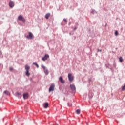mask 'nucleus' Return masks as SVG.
Wrapping results in <instances>:
<instances>
[{
    "instance_id": "4",
    "label": "nucleus",
    "mask_w": 125,
    "mask_h": 125,
    "mask_svg": "<svg viewBox=\"0 0 125 125\" xmlns=\"http://www.w3.org/2000/svg\"><path fill=\"white\" fill-rule=\"evenodd\" d=\"M70 88L73 91V93H76V86L74 84H70Z\"/></svg>"
},
{
    "instance_id": "35",
    "label": "nucleus",
    "mask_w": 125,
    "mask_h": 125,
    "mask_svg": "<svg viewBox=\"0 0 125 125\" xmlns=\"http://www.w3.org/2000/svg\"><path fill=\"white\" fill-rule=\"evenodd\" d=\"M68 25H69V26H70V25H71V22H69V23H68Z\"/></svg>"
},
{
    "instance_id": "27",
    "label": "nucleus",
    "mask_w": 125,
    "mask_h": 125,
    "mask_svg": "<svg viewBox=\"0 0 125 125\" xmlns=\"http://www.w3.org/2000/svg\"><path fill=\"white\" fill-rule=\"evenodd\" d=\"M109 69L111 70V71L112 72H114V69H113V67L111 66H110V67H109Z\"/></svg>"
},
{
    "instance_id": "9",
    "label": "nucleus",
    "mask_w": 125,
    "mask_h": 125,
    "mask_svg": "<svg viewBox=\"0 0 125 125\" xmlns=\"http://www.w3.org/2000/svg\"><path fill=\"white\" fill-rule=\"evenodd\" d=\"M15 95L16 97H18V98H21V97H22V94L19 92H16Z\"/></svg>"
},
{
    "instance_id": "23",
    "label": "nucleus",
    "mask_w": 125,
    "mask_h": 125,
    "mask_svg": "<svg viewBox=\"0 0 125 125\" xmlns=\"http://www.w3.org/2000/svg\"><path fill=\"white\" fill-rule=\"evenodd\" d=\"M67 105L68 106V107H71L72 106L71 103H69V102L67 103Z\"/></svg>"
},
{
    "instance_id": "34",
    "label": "nucleus",
    "mask_w": 125,
    "mask_h": 125,
    "mask_svg": "<svg viewBox=\"0 0 125 125\" xmlns=\"http://www.w3.org/2000/svg\"><path fill=\"white\" fill-rule=\"evenodd\" d=\"M69 35H70V36H71V35H74V33H73V34H72V33L70 32V33H69Z\"/></svg>"
},
{
    "instance_id": "14",
    "label": "nucleus",
    "mask_w": 125,
    "mask_h": 125,
    "mask_svg": "<svg viewBox=\"0 0 125 125\" xmlns=\"http://www.w3.org/2000/svg\"><path fill=\"white\" fill-rule=\"evenodd\" d=\"M48 103H45L43 104V106L45 109H47L48 108Z\"/></svg>"
},
{
    "instance_id": "26",
    "label": "nucleus",
    "mask_w": 125,
    "mask_h": 125,
    "mask_svg": "<svg viewBox=\"0 0 125 125\" xmlns=\"http://www.w3.org/2000/svg\"><path fill=\"white\" fill-rule=\"evenodd\" d=\"M91 82H92V78H90L88 79V82L89 83H90Z\"/></svg>"
},
{
    "instance_id": "24",
    "label": "nucleus",
    "mask_w": 125,
    "mask_h": 125,
    "mask_svg": "<svg viewBox=\"0 0 125 125\" xmlns=\"http://www.w3.org/2000/svg\"><path fill=\"white\" fill-rule=\"evenodd\" d=\"M121 90L122 91H124V90H125V84L123 86H122Z\"/></svg>"
},
{
    "instance_id": "5",
    "label": "nucleus",
    "mask_w": 125,
    "mask_h": 125,
    "mask_svg": "<svg viewBox=\"0 0 125 125\" xmlns=\"http://www.w3.org/2000/svg\"><path fill=\"white\" fill-rule=\"evenodd\" d=\"M18 20H21L22 22L23 23H26V20L24 17H23V16L20 15L18 16Z\"/></svg>"
},
{
    "instance_id": "20",
    "label": "nucleus",
    "mask_w": 125,
    "mask_h": 125,
    "mask_svg": "<svg viewBox=\"0 0 125 125\" xmlns=\"http://www.w3.org/2000/svg\"><path fill=\"white\" fill-rule=\"evenodd\" d=\"M33 65H35L36 67H37V68H39V64H38V63H37L36 62H33Z\"/></svg>"
},
{
    "instance_id": "3",
    "label": "nucleus",
    "mask_w": 125,
    "mask_h": 125,
    "mask_svg": "<svg viewBox=\"0 0 125 125\" xmlns=\"http://www.w3.org/2000/svg\"><path fill=\"white\" fill-rule=\"evenodd\" d=\"M25 37H26V39H28V40H32V39H34V35L31 32H28V35L26 36V35H25Z\"/></svg>"
},
{
    "instance_id": "11",
    "label": "nucleus",
    "mask_w": 125,
    "mask_h": 125,
    "mask_svg": "<svg viewBox=\"0 0 125 125\" xmlns=\"http://www.w3.org/2000/svg\"><path fill=\"white\" fill-rule=\"evenodd\" d=\"M67 22V19L64 18L63 20V21L61 23V25H62V26H65V25H66Z\"/></svg>"
},
{
    "instance_id": "18",
    "label": "nucleus",
    "mask_w": 125,
    "mask_h": 125,
    "mask_svg": "<svg viewBox=\"0 0 125 125\" xmlns=\"http://www.w3.org/2000/svg\"><path fill=\"white\" fill-rule=\"evenodd\" d=\"M4 93L6 94V95H9V92L7 90L4 91Z\"/></svg>"
},
{
    "instance_id": "15",
    "label": "nucleus",
    "mask_w": 125,
    "mask_h": 125,
    "mask_svg": "<svg viewBox=\"0 0 125 125\" xmlns=\"http://www.w3.org/2000/svg\"><path fill=\"white\" fill-rule=\"evenodd\" d=\"M49 16H50V13H47L45 16V18H46V19H48V18H49Z\"/></svg>"
},
{
    "instance_id": "32",
    "label": "nucleus",
    "mask_w": 125,
    "mask_h": 125,
    "mask_svg": "<svg viewBox=\"0 0 125 125\" xmlns=\"http://www.w3.org/2000/svg\"><path fill=\"white\" fill-rule=\"evenodd\" d=\"M73 40H76V36H73L72 37Z\"/></svg>"
},
{
    "instance_id": "10",
    "label": "nucleus",
    "mask_w": 125,
    "mask_h": 125,
    "mask_svg": "<svg viewBox=\"0 0 125 125\" xmlns=\"http://www.w3.org/2000/svg\"><path fill=\"white\" fill-rule=\"evenodd\" d=\"M15 3L14 2L12 1H10L9 3V6L11 8H13V7H14V5H15Z\"/></svg>"
},
{
    "instance_id": "13",
    "label": "nucleus",
    "mask_w": 125,
    "mask_h": 125,
    "mask_svg": "<svg viewBox=\"0 0 125 125\" xmlns=\"http://www.w3.org/2000/svg\"><path fill=\"white\" fill-rule=\"evenodd\" d=\"M24 99H26V98H29V94L28 93H24L23 94Z\"/></svg>"
},
{
    "instance_id": "22",
    "label": "nucleus",
    "mask_w": 125,
    "mask_h": 125,
    "mask_svg": "<svg viewBox=\"0 0 125 125\" xmlns=\"http://www.w3.org/2000/svg\"><path fill=\"white\" fill-rule=\"evenodd\" d=\"M113 67L115 69H116V68H117V64H116V62H114L113 63Z\"/></svg>"
},
{
    "instance_id": "12",
    "label": "nucleus",
    "mask_w": 125,
    "mask_h": 125,
    "mask_svg": "<svg viewBox=\"0 0 125 125\" xmlns=\"http://www.w3.org/2000/svg\"><path fill=\"white\" fill-rule=\"evenodd\" d=\"M59 81H60V83H65V81H64V80L63 79V77H62V76L60 77V78H59Z\"/></svg>"
},
{
    "instance_id": "28",
    "label": "nucleus",
    "mask_w": 125,
    "mask_h": 125,
    "mask_svg": "<svg viewBox=\"0 0 125 125\" xmlns=\"http://www.w3.org/2000/svg\"><path fill=\"white\" fill-rule=\"evenodd\" d=\"M9 70H10V72L13 71V67H10L9 68Z\"/></svg>"
},
{
    "instance_id": "36",
    "label": "nucleus",
    "mask_w": 125,
    "mask_h": 125,
    "mask_svg": "<svg viewBox=\"0 0 125 125\" xmlns=\"http://www.w3.org/2000/svg\"><path fill=\"white\" fill-rule=\"evenodd\" d=\"M107 26V23H105V27Z\"/></svg>"
},
{
    "instance_id": "31",
    "label": "nucleus",
    "mask_w": 125,
    "mask_h": 125,
    "mask_svg": "<svg viewBox=\"0 0 125 125\" xmlns=\"http://www.w3.org/2000/svg\"><path fill=\"white\" fill-rule=\"evenodd\" d=\"M76 26H79V22H75Z\"/></svg>"
},
{
    "instance_id": "2",
    "label": "nucleus",
    "mask_w": 125,
    "mask_h": 125,
    "mask_svg": "<svg viewBox=\"0 0 125 125\" xmlns=\"http://www.w3.org/2000/svg\"><path fill=\"white\" fill-rule=\"evenodd\" d=\"M41 67L42 68L44 74L46 75V76H47V75L49 74V71H48L47 68H46L45 66L43 65V64L41 65Z\"/></svg>"
},
{
    "instance_id": "17",
    "label": "nucleus",
    "mask_w": 125,
    "mask_h": 125,
    "mask_svg": "<svg viewBox=\"0 0 125 125\" xmlns=\"http://www.w3.org/2000/svg\"><path fill=\"white\" fill-rule=\"evenodd\" d=\"M105 66L106 68H108V69H109V68L112 66L111 64L109 63H106L105 64Z\"/></svg>"
},
{
    "instance_id": "19",
    "label": "nucleus",
    "mask_w": 125,
    "mask_h": 125,
    "mask_svg": "<svg viewBox=\"0 0 125 125\" xmlns=\"http://www.w3.org/2000/svg\"><path fill=\"white\" fill-rule=\"evenodd\" d=\"M119 61L121 63H122V62H123V61H124V59H123V57H119Z\"/></svg>"
},
{
    "instance_id": "33",
    "label": "nucleus",
    "mask_w": 125,
    "mask_h": 125,
    "mask_svg": "<svg viewBox=\"0 0 125 125\" xmlns=\"http://www.w3.org/2000/svg\"><path fill=\"white\" fill-rule=\"evenodd\" d=\"M101 51H102V50H100V49H98V52H101Z\"/></svg>"
},
{
    "instance_id": "8",
    "label": "nucleus",
    "mask_w": 125,
    "mask_h": 125,
    "mask_svg": "<svg viewBox=\"0 0 125 125\" xmlns=\"http://www.w3.org/2000/svg\"><path fill=\"white\" fill-rule=\"evenodd\" d=\"M68 78L69 82H73L74 81V76H72V74H68Z\"/></svg>"
},
{
    "instance_id": "16",
    "label": "nucleus",
    "mask_w": 125,
    "mask_h": 125,
    "mask_svg": "<svg viewBox=\"0 0 125 125\" xmlns=\"http://www.w3.org/2000/svg\"><path fill=\"white\" fill-rule=\"evenodd\" d=\"M88 96H89V98L91 99V98H92V97H93V94L91 92H89Z\"/></svg>"
},
{
    "instance_id": "25",
    "label": "nucleus",
    "mask_w": 125,
    "mask_h": 125,
    "mask_svg": "<svg viewBox=\"0 0 125 125\" xmlns=\"http://www.w3.org/2000/svg\"><path fill=\"white\" fill-rule=\"evenodd\" d=\"M118 35H119V32H118L117 30H116L115 32V36H118Z\"/></svg>"
},
{
    "instance_id": "7",
    "label": "nucleus",
    "mask_w": 125,
    "mask_h": 125,
    "mask_svg": "<svg viewBox=\"0 0 125 125\" xmlns=\"http://www.w3.org/2000/svg\"><path fill=\"white\" fill-rule=\"evenodd\" d=\"M49 58V55L47 54H45L44 56L43 57H42V61H45L47 60V59H48Z\"/></svg>"
},
{
    "instance_id": "21",
    "label": "nucleus",
    "mask_w": 125,
    "mask_h": 125,
    "mask_svg": "<svg viewBox=\"0 0 125 125\" xmlns=\"http://www.w3.org/2000/svg\"><path fill=\"white\" fill-rule=\"evenodd\" d=\"M76 113L78 115H79L81 113V110L80 109H77L76 110Z\"/></svg>"
},
{
    "instance_id": "29",
    "label": "nucleus",
    "mask_w": 125,
    "mask_h": 125,
    "mask_svg": "<svg viewBox=\"0 0 125 125\" xmlns=\"http://www.w3.org/2000/svg\"><path fill=\"white\" fill-rule=\"evenodd\" d=\"M95 10H92V11H91V13H92L93 14H94V12H95Z\"/></svg>"
},
{
    "instance_id": "6",
    "label": "nucleus",
    "mask_w": 125,
    "mask_h": 125,
    "mask_svg": "<svg viewBox=\"0 0 125 125\" xmlns=\"http://www.w3.org/2000/svg\"><path fill=\"white\" fill-rule=\"evenodd\" d=\"M55 87V85L52 83L51 84L49 88V92H51V91H54V88Z\"/></svg>"
},
{
    "instance_id": "30",
    "label": "nucleus",
    "mask_w": 125,
    "mask_h": 125,
    "mask_svg": "<svg viewBox=\"0 0 125 125\" xmlns=\"http://www.w3.org/2000/svg\"><path fill=\"white\" fill-rule=\"evenodd\" d=\"M78 29V27H75L74 29V31H76V30H77Z\"/></svg>"
},
{
    "instance_id": "1",
    "label": "nucleus",
    "mask_w": 125,
    "mask_h": 125,
    "mask_svg": "<svg viewBox=\"0 0 125 125\" xmlns=\"http://www.w3.org/2000/svg\"><path fill=\"white\" fill-rule=\"evenodd\" d=\"M25 69L26 71L25 72L26 76L29 77L31 75V73L29 72V70H30V66L28 65L27 64L25 65Z\"/></svg>"
}]
</instances>
